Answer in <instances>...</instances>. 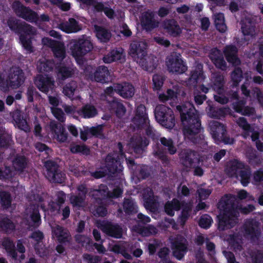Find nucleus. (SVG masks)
<instances>
[{
    "label": "nucleus",
    "mask_w": 263,
    "mask_h": 263,
    "mask_svg": "<svg viewBox=\"0 0 263 263\" xmlns=\"http://www.w3.org/2000/svg\"><path fill=\"white\" fill-rule=\"evenodd\" d=\"M199 115L193 104L190 102L182 105V126L185 139H188L193 143H204L199 133L200 127Z\"/></svg>",
    "instance_id": "2"
},
{
    "label": "nucleus",
    "mask_w": 263,
    "mask_h": 263,
    "mask_svg": "<svg viewBox=\"0 0 263 263\" xmlns=\"http://www.w3.org/2000/svg\"><path fill=\"white\" fill-rule=\"evenodd\" d=\"M79 196H72L70 197L71 203L74 206H81L84 200L86 193V188L84 185L79 186L78 188Z\"/></svg>",
    "instance_id": "39"
},
{
    "label": "nucleus",
    "mask_w": 263,
    "mask_h": 263,
    "mask_svg": "<svg viewBox=\"0 0 263 263\" xmlns=\"http://www.w3.org/2000/svg\"><path fill=\"white\" fill-rule=\"evenodd\" d=\"M212 80L214 84L212 87L217 92V95H214L215 100L221 104L227 103L229 100L226 97V94L223 93V77L214 74L212 77Z\"/></svg>",
    "instance_id": "14"
},
{
    "label": "nucleus",
    "mask_w": 263,
    "mask_h": 263,
    "mask_svg": "<svg viewBox=\"0 0 263 263\" xmlns=\"http://www.w3.org/2000/svg\"><path fill=\"white\" fill-rule=\"evenodd\" d=\"M209 127L210 133L216 143L219 144L221 142L226 144L233 143V139L225 136L226 130L223 125L217 121H213L210 122Z\"/></svg>",
    "instance_id": "11"
},
{
    "label": "nucleus",
    "mask_w": 263,
    "mask_h": 263,
    "mask_svg": "<svg viewBox=\"0 0 263 263\" xmlns=\"http://www.w3.org/2000/svg\"><path fill=\"white\" fill-rule=\"evenodd\" d=\"M202 67L201 65H198L196 70L192 72L190 82L193 84H197L198 82H201L204 78L202 71Z\"/></svg>",
    "instance_id": "49"
},
{
    "label": "nucleus",
    "mask_w": 263,
    "mask_h": 263,
    "mask_svg": "<svg viewBox=\"0 0 263 263\" xmlns=\"http://www.w3.org/2000/svg\"><path fill=\"white\" fill-rule=\"evenodd\" d=\"M243 18L240 22L241 31L245 36H250L252 37L254 35V29L251 21V15L247 12H243Z\"/></svg>",
    "instance_id": "26"
},
{
    "label": "nucleus",
    "mask_w": 263,
    "mask_h": 263,
    "mask_svg": "<svg viewBox=\"0 0 263 263\" xmlns=\"http://www.w3.org/2000/svg\"><path fill=\"white\" fill-rule=\"evenodd\" d=\"M237 50L234 46H227L224 50V54L227 61L234 66L238 65L240 62L237 56Z\"/></svg>",
    "instance_id": "32"
},
{
    "label": "nucleus",
    "mask_w": 263,
    "mask_h": 263,
    "mask_svg": "<svg viewBox=\"0 0 263 263\" xmlns=\"http://www.w3.org/2000/svg\"><path fill=\"white\" fill-rule=\"evenodd\" d=\"M45 167L46 168L45 175L50 181L62 182L64 177L60 178V176H62V175L57 172V166L54 162L50 161H47L45 163Z\"/></svg>",
    "instance_id": "21"
},
{
    "label": "nucleus",
    "mask_w": 263,
    "mask_h": 263,
    "mask_svg": "<svg viewBox=\"0 0 263 263\" xmlns=\"http://www.w3.org/2000/svg\"><path fill=\"white\" fill-rule=\"evenodd\" d=\"M77 85L76 82L72 81L67 84H66L63 88V93L70 98L71 100H74L77 98H79V96L74 97V95L77 92Z\"/></svg>",
    "instance_id": "45"
},
{
    "label": "nucleus",
    "mask_w": 263,
    "mask_h": 263,
    "mask_svg": "<svg viewBox=\"0 0 263 263\" xmlns=\"http://www.w3.org/2000/svg\"><path fill=\"white\" fill-rule=\"evenodd\" d=\"M260 234V231L258 229V222L252 220L246 221L241 234L230 235L228 236L222 235L220 237L229 245L228 248L233 249L237 253L241 251L242 243L245 239L255 241L256 239H258Z\"/></svg>",
    "instance_id": "3"
},
{
    "label": "nucleus",
    "mask_w": 263,
    "mask_h": 263,
    "mask_svg": "<svg viewBox=\"0 0 263 263\" xmlns=\"http://www.w3.org/2000/svg\"><path fill=\"white\" fill-rule=\"evenodd\" d=\"M127 246L128 245L126 243L116 244L110 248V250L114 252L121 254L126 258L130 259V255L126 252Z\"/></svg>",
    "instance_id": "50"
},
{
    "label": "nucleus",
    "mask_w": 263,
    "mask_h": 263,
    "mask_svg": "<svg viewBox=\"0 0 263 263\" xmlns=\"http://www.w3.org/2000/svg\"><path fill=\"white\" fill-rule=\"evenodd\" d=\"M92 44L88 39L83 36L78 40L71 41L69 50L71 54L77 63L81 65L84 63V56L92 49Z\"/></svg>",
    "instance_id": "6"
},
{
    "label": "nucleus",
    "mask_w": 263,
    "mask_h": 263,
    "mask_svg": "<svg viewBox=\"0 0 263 263\" xmlns=\"http://www.w3.org/2000/svg\"><path fill=\"white\" fill-rule=\"evenodd\" d=\"M131 229L132 231L137 232L143 236H148L150 234H154L157 233L156 228L152 226H148L145 227H135L131 228Z\"/></svg>",
    "instance_id": "47"
},
{
    "label": "nucleus",
    "mask_w": 263,
    "mask_h": 263,
    "mask_svg": "<svg viewBox=\"0 0 263 263\" xmlns=\"http://www.w3.org/2000/svg\"><path fill=\"white\" fill-rule=\"evenodd\" d=\"M132 122L137 127H142L144 125H147L148 120L144 106L140 105L137 107L135 116L133 119Z\"/></svg>",
    "instance_id": "23"
},
{
    "label": "nucleus",
    "mask_w": 263,
    "mask_h": 263,
    "mask_svg": "<svg viewBox=\"0 0 263 263\" xmlns=\"http://www.w3.org/2000/svg\"><path fill=\"white\" fill-rule=\"evenodd\" d=\"M19 112H16L13 116L15 125L20 129L27 132L29 130L27 121L24 119H21L19 117Z\"/></svg>",
    "instance_id": "53"
},
{
    "label": "nucleus",
    "mask_w": 263,
    "mask_h": 263,
    "mask_svg": "<svg viewBox=\"0 0 263 263\" xmlns=\"http://www.w3.org/2000/svg\"><path fill=\"white\" fill-rule=\"evenodd\" d=\"M125 54L122 49L112 50L110 53L103 58V61L105 63H110L116 61L124 59Z\"/></svg>",
    "instance_id": "35"
},
{
    "label": "nucleus",
    "mask_w": 263,
    "mask_h": 263,
    "mask_svg": "<svg viewBox=\"0 0 263 263\" xmlns=\"http://www.w3.org/2000/svg\"><path fill=\"white\" fill-rule=\"evenodd\" d=\"M41 223L40 215L37 210H34L30 216V221L28 224L31 227H38Z\"/></svg>",
    "instance_id": "57"
},
{
    "label": "nucleus",
    "mask_w": 263,
    "mask_h": 263,
    "mask_svg": "<svg viewBox=\"0 0 263 263\" xmlns=\"http://www.w3.org/2000/svg\"><path fill=\"white\" fill-rule=\"evenodd\" d=\"M226 172L230 177L240 179L243 186H247L250 182L251 170L248 166L237 160L230 161L226 168Z\"/></svg>",
    "instance_id": "7"
},
{
    "label": "nucleus",
    "mask_w": 263,
    "mask_h": 263,
    "mask_svg": "<svg viewBox=\"0 0 263 263\" xmlns=\"http://www.w3.org/2000/svg\"><path fill=\"white\" fill-rule=\"evenodd\" d=\"M250 152H248L247 154L250 163L253 165L259 163L260 162L259 158L256 156L254 153V151L252 149H250Z\"/></svg>",
    "instance_id": "63"
},
{
    "label": "nucleus",
    "mask_w": 263,
    "mask_h": 263,
    "mask_svg": "<svg viewBox=\"0 0 263 263\" xmlns=\"http://www.w3.org/2000/svg\"><path fill=\"white\" fill-rule=\"evenodd\" d=\"M130 54L134 60L143 68L151 72L155 68L154 59L147 57L146 53V44L144 42H134L131 44Z\"/></svg>",
    "instance_id": "4"
},
{
    "label": "nucleus",
    "mask_w": 263,
    "mask_h": 263,
    "mask_svg": "<svg viewBox=\"0 0 263 263\" xmlns=\"http://www.w3.org/2000/svg\"><path fill=\"white\" fill-rule=\"evenodd\" d=\"M89 135L94 136L98 137H102V126L98 125L96 127H92L91 128L87 127L85 129L84 131L81 132V138L83 140H86L87 139V136Z\"/></svg>",
    "instance_id": "38"
},
{
    "label": "nucleus",
    "mask_w": 263,
    "mask_h": 263,
    "mask_svg": "<svg viewBox=\"0 0 263 263\" xmlns=\"http://www.w3.org/2000/svg\"><path fill=\"white\" fill-rule=\"evenodd\" d=\"M161 143L167 147L168 151L171 154H174L176 152V148L173 145L171 139H167L165 138H162L160 139Z\"/></svg>",
    "instance_id": "62"
},
{
    "label": "nucleus",
    "mask_w": 263,
    "mask_h": 263,
    "mask_svg": "<svg viewBox=\"0 0 263 263\" xmlns=\"http://www.w3.org/2000/svg\"><path fill=\"white\" fill-rule=\"evenodd\" d=\"M154 88L156 90L160 89L163 83V78L161 76L155 74L153 79Z\"/></svg>",
    "instance_id": "64"
},
{
    "label": "nucleus",
    "mask_w": 263,
    "mask_h": 263,
    "mask_svg": "<svg viewBox=\"0 0 263 263\" xmlns=\"http://www.w3.org/2000/svg\"><path fill=\"white\" fill-rule=\"evenodd\" d=\"M210 58L216 67L222 70L226 69V62L219 50L217 48L212 49L210 54Z\"/></svg>",
    "instance_id": "30"
},
{
    "label": "nucleus",
    "mask_w": 263,
    "mask_h": 263,
    "mask_svg": "<svg viewBox=\"0 0 263 263\" xmlns=\"http://www.w3.org/2000/svg\"><path fill=\"white\" fill-rule=\"evenodd\" d=\"M51 136L59 142H64L67 139V134L61 124L51 122L50 125Z\"/></svg>",
    "instance_id": "24"
},
{
    "label": "nucleus",
    "mask_w": 263,
    "mask_h": 263,
    "mask_svg": "<svg viewBox=\"0 0 263 263\" xmlns=\"http://www.w3.org/2000/svg\"><path fill=\"white\" fill-rule=\"evenodd\" d=\"M163 27L168 33L173 36H176L179 34V26L174 20L165 21L164 23Z\"/></svg>",
    "instance_id": "40"
},
{
    "label": "nucleus",
    "mask_w": 263,
    "mask_h": 263,
    "mask_svg": "<svg viewBox=\"0 0 263 263\" xmlns=\"http://www.w3.org/2000/svg\"><path fill=\"white\" fill-rule=\"evenodd\" d=\"M95 28L96 34L99 40L102 42H106L109 41L111 36L109 31L101 26H95Z\"/></svg>",
    "instance_id": "41"
},
{
    "label": "nucleus",
    "mask_w": 263,
    "mask_h": 263,
    "mask_svg": "<svg viewBox=\"0 0 263 263\" xmlns=\"http://www.w3.org/2000/svg\"><path fill=\"white\" fill-rule=\"evenodd\" d=\"M13 8L18 15L27 21L36 22L38 19L37 15L34 12L24 7L18 2H16L13 4Z\"/></svg>",
    "instance_id": "20"
},
{
    "label": "nucleus",
    "mask_w": 263,
    "mask_h": 263,
    "mask_svg": "<svg viewBox=\"0 0 263 263\" xmlns=\"http://www.w3.org/2000/svg\"><path fill=\"white\" fill-rule=\"evenodd\" d=\"M42 43L44 45L51 48L57 58L63 59L65 57V52L64 45L63 43L45 37L42 39Z\"/></svg>",
    "instance_id": "19"
},
{
    "label": "nucleus",
    "mask_w": 263,
    "mask_h": 263,
    "mask_svg": "<svg viewBox=\"0 0 263 263\" xmlns=\"http://www.w3.org/2000/svg\"><path fill=\"white\" fill-rule=\"evenodd\" d=\"M26 165V160L24 157L21 156L16 158L13 161V165L16 170H22Z\"/></svg>",
    "instance_id": "56"
},
{
    "label": "nucleus",
    "mask_w": 263,
    "mask_h": 263,
    "mask_svg": "<svg viewBox=\"0 0 263 263\" xmlns=\"http://www.w3.org/2000/svg\"><path fill=\"white\" fill-rule=\"evenodd\" d=\"M123 208L126 213L137 212V206L131 199H126L123 203Z\"/></svg>",
    "instance_id": "58"
},
{
    "label": "nucleus",
    "mask_w": 263,
    "mask_h": 263,
    "mask_svg": "<svg viewBox=\"0 0 263 263\" xmlns=\"http://www.w3.org/2000/svg\"><path fill=\"white\" fill-rule=\"evenodd\" d=\"M120 159V158H118L115 160L114 156L110 155L107 156L105 160L106 167L109 173L114 174L115 172L122 171L123 168L121 165Z\"/></svg>",
    "instance_id": "31"
},
{
    "label": "nucleus",
    "mask_w": 263,
    "mask_h": 263,
    "mask_svg": "<svg viewBox=\"0 0 263 263\" xmlns=\"http://www.w3.org/2000/svg\"><path fill=\"white\" fill-rule=\"evenodd\" d=\"M65 111L67 114L72 115L74 118L81 116L84 118H90L95 117L97 114L96 108L92 105H86L82 109H77L73 105L63 106Z\"/></svg>",
    "instance_id": "13"
},
{
    "label": "nucleus",
    "mask_w": 263,
    "mask_h": 263,
    "mask_svg": "<svg viewBox=\"0 0 263 263\" xmlns=\"http://www.w3.org/2000/svg\"><path fill=\"white\" fill-rule=\"evenodd\" d=\"M213 222L212 217L208 214H204L201 216L199 220V226L203 229H208Z\"/></svg>",
    "instance_id": "55"
},
{
    "label": "nucleus",
    "mask_w": 263,
    "mask_h": 263,
    "mask_svg": "<svg viewBox=\"0 0 263 263\" xmlns=\"http://www.w3.org/2000/svg\"><path fill=\"white\" fill-rule=\"evenodd\" d=\"M0 227L8 231L13 230L14 228V224L7 218H0Z\"/></svg>",
    "instance_id": "61"
},
{
    "label": "nucleus",
    "mask_w": 263,
    "mask_h": 263,
    "mask_svg": "<svg viewBox=\"0 0 263 263\" xmlns=\"http://www.w3.org/2000/svg\"><path fill=\"white\" fill-rule=\"evenodd\" d=\"M237 124L242 128L243 132L242 136L245 138H247L251 134V138L253 141L256 140L258 138V133L255 131L252 127L249 124L246 120L243 117H240L236 121Z\"/></svg>",
    "instance_id": "22"
},
{
    "label": "nucleus",
    "mask_w": 263,
    "mask_h": 263,
    "mask_svg": "<svg viewBox=\"0 0 263 263\" xmlns=\"http://www.w3.org/2000/svg\"><path fill=\"white\" fill-rule=\"evenodd\" d=\"M2 246L6 249L9 255L11 256L15 260L21 261V260L24 259L25 256L23 253L25 252V249L23 246V244L21 240L18 241L17 243V248L19 253L21 254L19 258H17L16 253L14 249V245L13 243L8 238H5L4 239L2 242Z\"/></svg>",
    "instance_id": "16"
},
{
    "label": "nucleus",
    "mask_w": 263,
    "mask_h": 263,
    "mask_svg": "<svg viewBox=\"0 0 263 263\" xmlns=\"http://www.w3.org/2000/svg\"><path fill=\"white\" fill-rule=\"evenodd\" d=\"M214 19L217 29L221 32H224L227 30V26L224 23V17L222 13L215 14Z\"/></svg>",
    "instance_id": "46"
},
{
    "label": "nucleus",
    "mask_w": 263,
    "mask_h": 263,
    "mask_svg": "<svg viewBox=\"0 0 263 263\" xmlns=\"http://www.w3.org/2000/svg\"><path fill=\"white\" fill-rule=\"evenodd\" d=\"M236 198L234 196L226 195L223 197L218 204L219 214L217 216L218 230L224 231L230 229L237 222L238 211L247 214L254 210V207L249 205L247 207H238L235 205Z\"/></svg>",
    "instance_id": "1"
},
{
    "label": "nucleus",
    "mask_w": 263,
    "mask_h": 263,
    "mask_svg": "<svg viewBox=\"0 0 263 263\" xmlns=\"http://www.w3.org/2000/svg\"><path fill=\"white\" fill-rule=\"evenodd\" d=\"M7 23L9 28L20 35V40L23 47L28 52L32 51L30 39L31 35L34 34V29L29 25L18 24L13 18H9Z\"/></svg>",
    "instance_id": "5"
},
{
    "label": "nucleus",
    "mask_w": 263,
    "mask_h": 263,
    "mask_svg": "<svg viewBox=\"0 0 263 263\" xmlns=\"http://www.w3.org/2000/svg\"><path fill=\"white\" fill-rule=\"evenodd\" d=\"M156 120L162 126L172 128L175 125L174 117L172 110L164 105H158L155 111Z\"/></svg>",
    "instance_id": "10"
},
{
    "label": "nucleus",
    "mask_w": 263,
    "mask_h": 263,
    "mask_svg": "<svg viewBox=\"0 0 263 263\" xmlns=\"http://www.w3.org/2000/svg\"><path fill=\"white\" fill-rule=\"evenodd\" d=\"M233 81V87H236L240 81L242 77V71L239 68H236L231 75Z\"/></svg>",
    "instance_id": "59"
},
{
    "label": "nucleus",
    "mask_w": 263,
    "mask_h": 263,
    "mask_svg": "<svg viewBox=\"0 0 263 263\" xmlns=\"http://www.w3.org/2000/svg\"><path fill=\"white\" fill-rule=\"evenodd\" d=\"M230 113L229 108H216L211 106L209 107L208 111V115L212 118H220L225 115Z\"/></svg>",
    "instance_id": "42"
},
{
    "label": "nucleus",
    "mask_w": 263,
    "mask_h": 263,
    "mask_svg": "<svg viewBox=\"0 0 263 263\" xmlns=\"http://www.w3.org/2000/svg\"><path fill=\"white\" fill-rule=\"evenodd\" d=\"M227 95L231 97L232 99L236 100V102L233 103V107L236 112L247 116H250L254 113V109L253 108L245 107V103L244 101H238L237 94L236 91H232L231 92L227 93Z\"/></svg>",
    "instance_id": "18"
},
{
    "label": "nucleus",
    "mask_w": 263,
    "mask_h": 263,
    "mask_svg": "<svg viewBox=\"0 0 263 263\" xmlns=\"http://www.w3.org/2000/svg\"><path fill=\"white\" fill-rule=\"evenodd\" d=\"M109 75L108 69L105 66L99 67L95 71L94 75H90L88 78L97 82H105Z\"/></svg>",
    "instance_id": "34"
},
{
    "label": "nucleus",
    "mask_w": 263,
    "mask_h": 263,
    "mask_svg": "<svg viewBox=\"0 0 263 263\" xmlns=\"http://www.w3.org/2000/svg\"><path fill=\"white\" fill-rule=\"evenodd\" d=\"M59 27L67 33H75L81 29L78 22L73 18H70L68 22L61 23Z\"/></svg>",
    "instance_id": "33"
},
{
    "label": "nucleus",
    "mask_w": 263,
    "mask_h": 263,
    "mask_svg": "<svg viewBox=\"0 0 263 263\" xmlns=\"http://www.w3.org/2000/svg\"><path fill=\"white\" fill-rule=\"evenodd\" d=\"M24 81V76L22 70L18 68H13L9 74L8 80L4 81L0 76V89L7 91L10 88L16 89L21 86Z\"/></svg>",
    "instance_id": "9"
},
{
    "label": "nucleus",
    "mask_w": 263,
    "mask_h": 263,
    "mask_svg": "<svg viewBox=\"0 0 263 263\" xmlns=\"http://www.w3.org/2000/svg\"><path fill=\"white\" fill-rule=\"evenodd\" d=\"M109 109H113L116 113V115L119 117L123 116L126 111L125 108L123 104L117 100L113 101L110 104Z\"/></svg>",
    "instance_id": "51"
},
{
    "label": "nucleus",
    "mask_w": 263,
    "mask_h": 263,
    "mask_svg": "<svg viewBox=\"0 0 263 263\" xmlns=\"http://www.w3.org/2000/svg\"><path fill=\"white\" fill-rule=\"evenodd\" d=\"M180 208V202L178 200H173L172 202H168L165 205V212L169 215H174V212Z\"/></svg>",
    "instance_id": "52"
},
{
    "label": "nucleus",
    "mask_w": 263,
    "mask_h": 263,
    "mask_svg": "<svg viewBox=\"0 0 263 263\" xmlns=\"http://www.w3.org/2000/svg\"><path fill=\"white\" fill-rule=\"evenodd\" d=\"M58 77L59 78L64 79L72 76L74 73V69L71 67H66L61 66L57 67Z\"/></svg>",
    "instance_id": "48"
},
{
    "label": "nucleus",
    "mask_w": 263,
    "mask_h": 263,
    "mask_svg": "<svg viewBox=\"0 0 263 263\" xmlns=\"http://www.w3.org/2000/svg\"><path fill=\"white\" fill-rule=\"evenodd\" d=\"M49 101L50 104L52 106L51 107V110L53 116L59 121L64 122L65 120L64 114L61 109L56 107L59 103L58 97L49 96Z\"/></svg>",
    "instance_id": "29"
},
{
    "label": "nucleus",
    "mask_w": 263,
    "mask_h": 263,
    "mask_svg": "<svg viewBox=\"0 0 263 263\" xmlns=\"http://www.w3.org/2000/svg\"><path fill=\"white\" fill-rule=\"evenodd\" d=\"M52 237L54 239L60 242L66 241L68 237V234L66 230L63 229L62 227L57 226L52 227Z\"/></svg>",
    "instance_id": "36"
},
{
    "label": "nucleus",
    "mask_w": 263,
    "mask_h": 263,
    "mask_svg": "<svg viewBox=\"0 0 263 263\" xmlns=\"http://www.w3.org/2000/svg\"><path fill=\"white\" fill-rule=\"evenodd\" d=\"M180 89L179 86H174L172 89L167 90L166 94L162 93L159 95V99L163 102L169 101L170 104L172 106H176L177 109L181 111V107L179 103L180 99L179 93Z\"/></svg>",
    "instance_id": "15"
},
{
    "label": "nucleus",
    "mask_w": 263,
    "mask_h": 263,
    "mask_svg": "<svg viewBox=\"0 0 263 263\" xmlns=\"http://www.w3.org/2000/svg\"><path fill=\"white\" fill-rule=\"evenodd\" d=\"M180 57L179 53L175 52L167 58L166 63L170 72L176 73L179 71L180 68Z\"/></svg>",
    "instance_id": "27"
},
{
    "label": "nucleus",
    "mask_w": 263,
    "mask_h": 263,
    "mask_svg": "<svg viewBox=\"0 0 263 263\" xmlns=\"http://www.w3.org/2000/svg\"><path fill=\"white\" fill-rule=\"evenodd\" d=\"M115 92L122 98L128 99L134 96L135 88L132 84L128 83L116 84L113 86L107 88L105 90V95L111 97Z\"/></svg>",
    "instance_id": "12"
},
{
    "label": "nucleus",
    "mask_w": 263,
    "mask_h": 263,
    "mask_svg": "<svg viewBox=\"0 0 263 263\" xmlns=\"http://www.w3.org/2000/svg\"><path fill=\"white\" fill-rule=\"evenodd\" d=\"M183 156L182 157V166L183 165L184 168L188 171L191 167L194 168V174L196 176H201L203 174V170L198 165L200 162L202 163L204 158V155L200 156L191 151H187L184 153ZM183 168H182V170Z\"/></svg>",
    "instance_id": "8"
},
{
    "label": "nucleus",
    "mask_w": 263,
    "mask_h": 263,
    "mask_svg": "<svg viewBox=\"0 0 263 263\" xmlns=\"http://www.w3.org/2000/svg\"><path fill=\"white\" fill-rule=\"evenodd\" d=\"M35 84L37 88L44 92H47L49 89H52L53 82L46 75L37 76L35 79Z\"/></svg>",
    "instance_id": "25"
},
{
    "label": "nucleus",
    "mask_w": 263,
    "mask_h": 263,
    "mask_svg": "<svg viewBox=\"0 0 263 263\" xmlns=\"http://www.w3.org/2000/svg\"><path fill=\"white\" fill-rule=\"evenodd\" d=\"M52 65L51 61L44 60L37 63V68L40 71H48L52 68Z\"/></svg>",
    "instance_id": "60"
},
{
    "label": "nucleus",
    "mask_w": 263,
    "mask_h": 263,
    "mask_svg": "<svg viewBox=\"0 0 263 263\" xmlns=\"http://www.w3.org/2000/svg\"><path fill=\"white\" fill-rule=\"evenodd\" d=\"M155 199L153 193L150 188H147L143 191V205L146 209L152 210L154 207Z\"/></svg>",
    "instance_id": "37"
},
{
    "label": "nucleus",
    "mask_w": 263,
    "mask_h": 263,
    "mask_svg": "<svg viewBox=\"0 0 263 263\" xmlns=\"http://www.w3.org/2000/svg\"><path fill=\"white\" fill-rule=\"evenodd\" d=\"M97 226L107 235L116 238L121 237L122 230L118 224H112L110 222L102 221L97 223Z\"/></svg>",
    "instance_id": "17"
},
{
    "label": "nucleus",
    "mask_w": 263,
    "mask_h": 263,
    "mask_svg": "<svg viewBox=\"0 0 263 263\" xmlns=\"http://www.w3.org/2000/svg\"><path fill=\"white\" fill-rule=\"evenodd\" d=\"M244 258V263H263V252L257 251L252 254H250V256H247L246 254H242Z\"/></svg>",
    "instance_id": "43"
},
{
    "label": "nucleus",
    "mask_w": 263,
    "mask_h": 263,
    "mask_svg": "<svg viewBox=\"0 0 263 263\" xmlns=\"http://www.w3.org/2000/svg\"><path fill=\"white\" fill-rule=\"evenodd\" d=\"M93 192L92 196L118 197L122 193V190L120 187H118L114 189L113 193H109L107 187L105 185H101L99 186V190H94Z\"/></svg>",
    "instance_id": "28"
},
{
    "label": "nucleus",
    "mask_w": 263,
    "mask_h": 263,
    "mask_svg": "<svg viewBox=\"0 0 263 263\" xmlns=\"http://www.w3.org/2000/svg\"><path fill=\"white\" fill-rule=\"evenodd\" d=\"M141 24L146 30H151L157 26V23L155 22L152 14L150 13H146L142 16Z\"/></svg>",
    "instance_id": "44"
},
{
    "label": "nucleus",
    "mask_w": 263,
    "mask_h": 263,
    "mask_svg": "<svg viewBox=\"0 0 263 263\" xmlns=\"http://www.w3.org/2000/svg\"><path fill=\"white\" fill-rule=\"evenodd\" d=\"M181 242L180 238L172 240V249L173 255L178 260L181 259Z\"/></svg>",
    "instance_id": "54"
}]
</instances>
